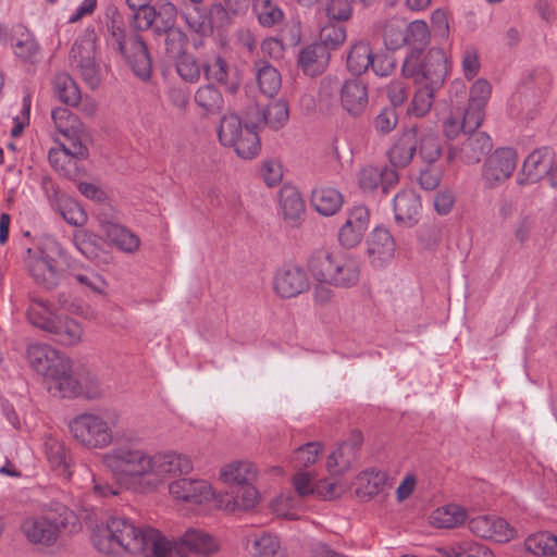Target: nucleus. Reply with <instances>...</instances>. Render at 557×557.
Masks as SVG:
<instances>
[{"mask_svg": "<svg viewBox=\"0 0 557 557\" xmlns=\"http://www.w3.org/2000/svg\"><path fill=\"white\" fill-rule=\"evenodd\" d=\"M443 170L437 164H425V168L420 170L418 182L424 190H434L440 186L442 181Z\"/></svg>", "mask_w": 557, "mask_h": 557, "instance_id": "6e6d98bb", "label": "nucleus"}, {"mask_svg": "<svg viewBox=\"0 0 557 557\" xmlns=\"http://www.w3.org/2000/svg\"><path fill=\"white\" fill-rule=\"evenodd\" d=\"M72 436L88 448H103L112 442L108 422L94 413H82L69 422Z\"/></svg>", "mask_w": 557, "mask_h": 557, "instance_id": "6e6552de", "label": "nucleus"}, {"mask_svg": "<svg viewBox=\"0 0 557 557\" xmlns=\"http://www.w3.org/2000/svg\"><path fill=\"white\" fill-rule=\"evenodd\" d=\"M524 546L535 556L557 557V536L549 532L543 531L529 535Z\"/></svg>", "mask_w": 557, "mask_h": 557, "instance_id": "c9c22d12", "label": "nucleus"}, {"mask_svg": "<svg viewBox=\"0 0 557 557\" xmlns=\"http://www.w3.org/2000/svg\"><path fill=\"white\" fill-rule=\"evenodd\" d=\"M281 47H295L301 40V22L299 17H292L281 28Z\"/></svg>", "mask_w": 557, "mask_h": 557, "instance_id": "13d9d810", "label": "nucleus"}, {"mask_svg": "<svg viewBox=\"0 0 557 557\" xmlns=\"http://www.w3.org/2000/svg\"><path fill=\"white\" fill-rule=\"evenodd\" d=\"M53 90L55 96L67 106L76 107L81 102V90L74 78L67 73L55 75Z\"/></svg>", "mask_w": 557, "mask_h": 557, "instance_id": "e433bc0d", "label": "nucleus"}, {"mask_svg": "<svg viewBox=\"0 0 557 557\" xmlns=\"http://www.w3.org/2000/svg\"><path fill=\"white\" fill-rule=\"evenodd\" d=\"M119 12L112 10V22L109 26L111 44L125 59L133 73L141 81H148L151 75V58L147 45L143 37L135 33L126 30L117 21Z\"/></svg>", "mask_w": 557, "mask_h": 557, "instance_id": "20e7f679", "label": "nucleus"}, {"mask_svg": "<svg viewBox=\"0 0 557 557\" xmlns=\"http://www.w3.org/2000/svg\"><path fill=\"white\" fill-rule=\"evenodd\" d=\"M63 520L52 521L46 517L28 519L23 524V531L27 539L35 544H53L60 531Z\"/></svg>", "mask_w": 557, "mask_h": 557, "instance_id": "4be33fe9", "label": "nucleus"}, {"mask_svg": "<svg viewBox=\"0 0 557 557\" xmlns=\"http://www.w3.org/2000/svg\"><path fill=\"white\" fill-rule=\"evenodd\" d=\"M306 203L299 189L290 184L281 186V220L286 231L298 230L306 220Z\"/></svg>", "mask_w": 557, "mask_h": 557, "instance_id": "2eb2a0df", "label": "nucleus"}, {"mask_svg": "<svg viewBox=\"0 0 557 557\" xmlns=\"http://www.w3.org/2000/svg\"><path fill=\"white\" fill-rule=\"evenodd\" d=\"M202 57L198 60L193 54L182 53L176 63L178 75L188 83H196L200 79L202 71Z\"/></svg>", "mask_w": 557, "mask_h": 557, "instance_id": "a18cd8bd", "label": "nucleus"}, {"mask_svg": "<svg viewBox=\"0 0 557 557\" xmlns=\"http://www.w3.org/2000/svg\"><path fill=\"white\" fill-rule=\"evenodd\" d=\"M133 11L131 26L135 30L153 29V21H156V7H146L131 9Z\"/></svg>", "mask_w": 557, "mask_h": 557, "instance_id": "5fc2aeb1", "label": "nucleus"}, {"mask_svg": "<svg viewBox=\"0 0 557 557\" xmlns=\"http://www.w3.org/2000/svg\"><path fill=\"white\" fill-rule=\"evenodd\" d=\"M485 107L468 102L467 108L461 112L462 122L468 132H474L484 121Z\"/></svg>", "mask_w": 557, "mask_h": 557, "instance_id": "bf43d9fd", "label": "nucleus"}, {"mask_svg": "<svg viewBox=\"0 0 557 557\" xmlns=\"http://www.w3.org/2000/svg\"><path fill=\"white\" fill-rule=\"evenodd\" d=\"M165 35V49L166 52L173 57L181 55L187 45V36L180 27L166 29Z\"/></svg>", "mask_w": 557, "mask_h": 557, "instance_id": "603ef678", "label": "nucleus"}, {"mask_svg": "<svg viewBox=\"0 0 557 557\" xmlns=\"http://www.w3.org/2000/svg\"><path fill=\"white\" fill-rule=\"evenodd\" d=\"M26 357L32 368L50 381L49 385H58L71 368V359L47 344L28 345Z\"/></svg>", "mask_w": 557, "mask_h": 557, "instance_id": "0eeeda50", "label": "nucleus"}, {"mask_svg": "<svg viewBox=\"0 0 557 557\" xmlns=\"http://www.w3.org/2000/svg\"><path fill=\"white\" fill-rule=\"evenodd\" d=\"M372 50L364 41L355 44L347 54V69L352 74L360 76L372 63Z\"/></svg>", "mask_w": 557, "mask_h": 557, "instance_id": "4c0bfd02", "label": "nucleus"}, {"mask_svg": "<svg viewBox=\"0 0 557 557\" xmlns=\"http://www.w3.org/2000/svg\"><path fill=\"white\" fill-rule=\"evenodd\" d=\"M418 149V127L404 129L387 151L388 160L394 168H406L410 164Z\"/></svg>", "mask_w": 557, "mask_h": 557, "instance_id": "412c9836", "label": "nucleus"}, {"mask_svg": "<svg viewBox=\"0 0 557 557\" xmlns=\"http://www.w3.org/2000/svg\"><path fill=\"white\" fill-rule=\"evenodd\" d=\"M368 255L374 265L381 267L394 257L395 242L384 227H375L368 240Z\"/></svg>", "mask_w": 557, "mask_h": 557, "instance_id": "5701e85b", "label": "nucleus"}, {"mask_svg": "<svg viewBox=\"0 0 557 557\" xmlns=\"http://www.w3.org/2000/svg\"><path fill=\"white\" fill-rule=\"evenodd\" d=\"M256 66L258 67L257 82L259 89L262 95L271 100L269 104H260V108H269L270 115L271 109H275L278 106V100L275 99V96L278 94V71L267 60H258Z\"/></svg>", "mask_w": 557, "mask_h": 557, "instance_id": "393cba45", "label": "nucleus"}, {"mask_svg": "<svg viewBox=\"0 0 557 557\" xmlns=\"http://www.w3.org/2000/svg\"><path fill=\"white\" fill-rule=\"evenodd\" d=\"M382 174L380 168L367 165L359 173V186L363 191H372L380 186Z\"/></svg>", "mask_w": 557, "mask_h": 557, "instance_id": "69168bd1", "label": "nucleus"}, {"mask_svg": "<svg viewBox=\"0 0 557 557\" xmlns=\"http://www.w3.org/2000/svg\"><path fill=\"white\" fill-rule=\"evenodd\" d=\"M419 157L425 164H435L442 156L440 137L434 133H418Z\"/></svg>", "mask_w": 557, "mask_h": 557, "instance_id": "a19ab883", "label": "nucleus"}, {"mask_svg": "<svg viewBox=\"0 0 557 557\" xmlns=\"http://www.w3.org/2000/svg\"><path fill=\"white\" fill-rule=\"evenodd\" d=\"M195 103L207 114H218L224 107V98L213 83L200 86L194 96Z\"/></svg>", "mask_w": 557, "mask_h": 557, "instance_id": "7c9ffc66", "label": "nucleus"}, {"mask_svg": "<svg viewBox=\"0 0 557 557\" xmlns=\"http://www.w3.org/2000/svg\"><path fill=\"white\" fill-rule=\"evenodd\" d=\"M442 557H494L493 552L476 541H460L448 547L438 548Z\"/></svg>", "mask_w": 557, "mask_h": 557, "instance_id": "2f4dec72", "label": "nucleus"}, {"mask_svg": "<svg viewBox=\"0 0 557 557\" xmlns=\"http://www.w3.org/2000/svg\"><path fill=\"white\" fill-rule=\"evenodd\" d=\"M50 164L63 175L72 177L75 174L76 163L69 158L63 148L50 149L48 153Z\"/></svg>", "mask_w": 557, "mask_h": 557, "instance_id": "3c124183", "label": "nucleus"}, {"mask_svg": "<svg viewBox=\"0 0 557 557\" xmlns=\"http://www.w3.org/2000/svg\"><path fill=\"white\" fill-rule=\"evenodd\" d=\"M491 84L486 79L480 78L471 86L468 102L485 107L491 96Z\"/></svg>", "mask_w": 557, "mask_h": 557, "instance_id": "338daca9", "label": "nucleus"}, {"mask_svg": "<svg viewBox=\"0 0 557 557\" xmlns=\"http://www.w3.org/2000/svg\"><path fill=\"white\" fill-rule=\"evenodd\" d=\"M326 15L334 21H346L352 13L350 0H323Z\"/></svg>", "mask_w": 557, "mask_h": 557, "instance_id": "864d4df0", "label": "nucleus"}, {"mask_svg": "<svg viewBox=\"0 0 557 557\" xmlns=\"http://www.w3.org/2000/svg\"><path fill=\"white\" fill-rule=\"evenodd\" d=\"M257 474L256 468L248 461H234L221 471L223 481L228 485L227 490L236 484L252 483Z\"/></svg>", "mask_w": 557, "mask_h": 557, "instance_id": "473e14b6", "label": "nucleus"}, {"mask_svg": "<svg viewBox=\"0 0 557 557\" xmlns=\"http://www.w3.org/2000/svg\"><path fill=\"white\" fill-rule=\"evenodd\" d=\"M460 147L451 146L448 150V161L460 159L466 164H475L493 148V141L485 132H469Z\"/></svg>", "mask_w": 557, "mask_h": 557, "instance_id": "dca6fc26", "label": "nucleus"}, {"mask_svg": "<svg viewBox=\"0 0 557 557\" xmlns=\"http://www.w3.org/2000/svg\"><path fill=\"white\" fill-rule=\"evenodd\" d=\"M72 71L81 76L84 83L91 89H96L100 83V69L96 62V36L94 30L86 32L75 40L70 55Z\"/></svg>", "mask_w": 557, "mask_h": 557, "instance_id": "423d86ee", "label": "nucleus"}, {"mask_svg": "<svg viewBox=\"0 0 557 557\" xmlns=\"http://www.w3.org/2000/svg\"><path fill=\"white\" fill-rule=\"evenodd\" d=\"M321 445L318 442L307 443L295 450L296 467H309L318 459Z\"/></svg>", "mask_w": 557, "mask_h": 557, "instance_id": "052dcab7", "label": "nucleus"}, {"mask_svg": "<svg viewBox=\"0 0 557 557\" xmlns=\"http://www.w3.org/2000/svg\"><path fill=\"white\" fill-rule=\"evenodd\" d=\"M202 72L208 83L215 82L227 92L234 94L239 88L236 71L218 52L212 51L202 57Z\"/></svg>", "mask_w": 557, "mask_h": 557, "instance_id": "ddd939ff", "label": "nucleus"}, {"mask_svg": "<svg viewBox=\"0 0 557 557\" xmlns=\"http://www.w3.org/2000/svg\"><path fill=\"white\" fill-rule=\"evenodd\" d=\"M518 156L515 149L497 148L484 161L481 172L482 182L487 188L504 184L515 172Z\"/></svg>", "mask_w": 557, "mask_h": 557, "instance_id": "1a4fd4ad", "label": "nucleus"}, {"mask_svg": "<svg viewBox=\"0 0 557 557\" xmlns=\"http://www.w3.org/2000/svg\"><path fill=\"white\" fill-rule=\"evenodd\" d=\"M375 75L387 77L393 74L396 69V60L389 53L372 54V63L370 64Z\"/></svg>", "mask_w": 557, "mask_h": 557, "instance_id": "680f3d73", "label": "nucleus"}, {"mask_svg": "<svg viewBox=\"0 0 557 557\" xmlns=\"http://www.w3.org/2000/svg\"><path fill=\"white\" fill-rule=\"evenodd\" d=\"M178 10L170 1L159 3L156 8V21H153V33L162 36L166 29L175 27Z\"/></svg>", "mask_w": 557, "mask_h": 557, "instance_id": "37998d69", "label": "nucleus"}, {"mask_svg": "<svg viewBox=\"0 0 557 557\" xmlns=\"http://www.w3.org/2000/svg\"><path fill=\"white\" fill-rule=\"evenodd\" d=\"M169 493L176 499L201 504L209 500L213 493L210 484L203 480L178 478L169 483Z\"/></svg>", "mask_w": 557, "mask_h": 557, "instance_id": "aec40b11", "label": "nucleus"}, {"mask_svg": "<svg viewBox=\"0 0 557 557\" xmlns=\"http://www.w3.org/2000/svg\"><path fill=\"white\" fill-rule=\"evenodd\" d=\"M258 492L251 484H236L225 491V499L223 500L225 508L235 510H249L252 509L258 500Z\"/></svg>", "mask_w": 557, "mask_h": 557, "instance_id": "cd10ccee", "label": "nucleus"}, {"mask_svg": "<svg viewBox=\"0 0 557 557\" xmlns=\"http://www.w3.org/2000/svg\"><path fill=\"white\" fill-rule=\"evenodd\" d=\"M60 253V247L55 242H47L35 249L28 248L25 264L33 278H46L58 274V261L48 252Z\"/></svg>", "mask_w": 557, "mask_h": 557, "instance_id": "4468645a", "label": "nucleus"}, {"mask_svg": "<svg viewBox=\"0 0 557 557\" xmlns=\"http://www.w3.org/2000/svg\"><path fill=\"white\" fill-rule=\"evenodd\" d=\"M108 237L119 249L126 252H133L139 247L138 236L120 224L109 226Z\"/></svg>", "mask_w": 557, "mask_h": 557, "instance_id": "c03bdc74", "label": "nucleus"}, {"mask_svg": "<svg viewBox=\"0 0 557 557\" xmlns=\"http://www.w3.org/2000/svg\"><path fill=\"white\" fill-rule=\"evenodd\" d=\"M253 11L264 27H271L278 21V7L272 0H253Z\"/></svg>", "mask_w": 557, "mask_h": 557, "instance_id": "09e8293b", "label": "nucleus"}, {"mask_svg": "<svg viewBox=\"0 0 557 557\" xmlns=\"http://www.w3.org/2000/svg\"><path fill=\"white\" fill-rule=\"evenodd\" d=\"M308 269L313 278H332L344 275L351 278L358 275V269L354 262L336 261L331 252L324 249L315 250L308 260Z\"/></svg>", "mask_w": 557, "mask_h": 557, "instance_id": "f8f14e48", "label": "nucleus"}, {"mask_svg": "<svg viewBox=\"0 0 557 557\" xmlns=\"http://www.w3.org/2000/svg\"><path fill=\"white\" fill-rule=\"evenodd\" d=\"M436 90L428 86H421L413 96L408 113L418 117L424 116L433 104Z\"/></svg>", "mask_w": 557, "mask_h": 557, "instance_id": "49530a36", "label": "nucleus"}, {"mask_svg": "<svg viewBox=\"0 0 557 557\" xmlns=\"http://www.w3.org/2000/svg\"><path fill=\"white\" fill-rule=\"evenodd\" d=\"M405 44L412 47V52L420 55L421 51L430 44L431 34L426 22L416 20L408 24L405 32Z\"/></svg>", "mask_w": 557, "mask_h": 557, "instance_id": "ea45409f", "label": "nucleus"}, {"mask_svg": "<svg viewBox=\"0 0 557 557\" xmlns=\"http://www.w3.org/2000/svg\"><path fill=\"white\" fill-rule=\"evenodd\" d=\"M339 100L349 115H361L369 103L367 84L360 78L346 79L339 88Z\"/></svg>", "mask_w": 557, "mask_h": 557, "instance_id": "6ab92c4d", "label": "nucleus"}, {"mask_svg": "<svg viewBox=\"0 0 557 557\" xmlns=\"http://www.w3.org/2000/svg\"><path fill=\"white\" fill-rule=\"evenodd\" d=\"M296 496L281 493V519L297 520L300 518L302 498L314 494L315 485L308 472H298L293 476Z\"/></svg>", "mask_w": 557, "mask_h": 557, "instance_id": "a211bd4d", "label": "nucleus"}, {"mask_svg": "<svg viewBox=\"0 0 557 557\" xmlns=\"http://www.w3.org/2000/svg\"><path fill=\"white\" fill-rule=\"evenodd\" d=\"M491 530L487 532L488 540L497 543H506L512 540L517 532L505 519L496 516L490 517Z\"/></svg>", "mask_w": 557, "mask_h": 557, "instance_id": "de8ad7c7", "label": "nucleus"}, {"mask_svg": "<svg viewBox=\"0 0 557 557\" xmlns=\"http://www.w3.org/2000/svg\"><path fill=\"white\" fill-rule=\"evenodd\" d=\"M364 233V231L345 222L338 231L339 244L347 249L354 248L361 243Z\"/></svg>", "mask_w": 557, "mask_h": 557, "instance_id": "0e129e2a", "label": "nucleus"}, {"mask_svg": "<svg viewBox=\"0 0 557 557\" xmlns=\"http://www.w3.org/2000/svg\"><path fill=\"white\" fill-rule=\"evenodd\" d=\"M49 334L52 339L64 346H74L82 341L83 329L81 324L67 315L58 314Z\"/></svg>", "mask_w": 557, "mask_h": 557, "instance_id": "bb28decb", "label": "nucleus"}, {"mask_svg": "<svg viewBox=\"0 0 557 557\" xmlns=\"http://www.w3.org/2000/svg\"><path fill=\"white\" fill-rule=\"evenodd\" d=\"M393 208L396 222L412 226L418 222L421 201L414 191L401 190L394 197Z\"/></svg>", "mask_w": 557, "mask_h": 557, "instance_id": "a878e982", "label": "nucleus"}, {"mask_svg": "<svg viewBox=\"0 0 557 557\" xmlns=\"http://www.w3.org/2000/svg\"><path fill=\"white\" fill-rule=\"evenodd\" d=\"M363 442L360 431H352L349 437L334 449L326 460L327 471L332 475H341L350 469L357 460L358 450Z\"/></svg>", "mask_w": 557, "mask_h": 557, "instance_id": "f3484780", "label": "nucleus"}, {"mask_svg": "<svg viewBox=\"0 0 557 557\" xmlns=\"http://www.w3.org/2000/svg\"><path fill=\"white\" fill-rule=\"evenodd\" d=\"M468 518L467 510L461 506L449 504L433 513V522L438 528L451 529L462 524Z\"/></svg>", "mask_w": 557, "mask_h": 557, "instance_id": "58836bf2", "label": "nucleus"}, {"mask_svg": "<svg viewBox=\"0 0 557 557\" xmlns=\"http://www.w3.org/2000/svg\"><path fill=\"white\" fill-rule=\"evenodd\" d=\"M420 55L411 52L401 65V74L406 78H412L416 84L434 89L442 87L447 74V59L440 48H432L422 61Z\"/></svg>", "mask_w": 557, "mask_h": 557, "instance_id": "39448f33", "label": "nucleus"}, {"mask_svg": "<svg viewBox=\"0 0 557 557\" xmlns=\"http://www.w3.org/2000/svg\"><path fill=\"white\" fill-rule=\"evenodd\" d=\"M180 543L190 552L209 556L218 552L219 545L213 536L201 529L189 528L180 537Z\"/></svg>", "mask_w": 557, "mask_h": 557, "instance_id": "c85d7f7f", "label": "nucleus"}, {"mask_svg": "<svg viewBox=\"0 0 557 557\" xmlns=\"http://www.w3.org/2000/svg\"><path fill=\"white\" fill-rule=\"evenodd\" d=\"M91 541L100 553L108 555L115 552V546L146 557H169L172 552L171 543L157 529L136 525L120 516L109 517L104 527L94 531Z\"/></svg>", "mask_w": 557, "mask_h": 557, "instance_id": "f03ea898", "label": "nucleus"}, {"mask_svg": "<svg viewBox=\"0 0 557 557\" xmlns=\"http://www.w3.org/2000/svg\"><path fill=\"white\" fill-rule=\"evenodd\" d=\"M181 17L185 21L187 27L200 35L207 37L211 35V26L208 22V12L203 11L199 4H185L180 11Z\"/></svg>", "mask_w": 557, "mask_h": 557, "instance_id": "72a5a7b5", "label": "nucleus"}, {"mask_svg": "<svg viewBox=\"0 0 557 557\" xmlns=\"http://www.w3.org/2000/svg\"><path fill=\"white\" fill-rule=\"evenodd\" d=\"M345 38L346 32L345 28L341 25L329 24L325 25L320 32V45L325 46L327 50L330 48H336L341 46L345 41Z\"/></svg>", "mask_w": 557, "mask_h": 557, "instance_id": "4d7b16f0", "label": "nucleus"}, {"mask_svg": "<svg viewBox=\"0 0 557 557\" xmlns=\"http://www.w3.org/2000/svg\"><path fill=\"white\" fill-rule=\"evenodd\" d=\"M230 11L226 5L213 3L208 11V22L211 26V34L214 28H221L230 23Z\"/></svg>", "mask_w": 557, "mask_h": 557, "instance_id": "774afa93", "label": "nucleus"}, {"mask_svg": "<svg viewBox=\"0 0 557 557\" xmlns=\"http://www.w3.org/2000/svg\"><path fill=\"white\" fill-rule=\"evenodd\" d=\"M330 51L323 45H310L301 49L298 54V65L307 76L321 75L330 62Z\"/></svg>", "mask_w": 557, "mask_h": 557, "instance_id": "b1692460", "label": "nucleus"}, {"mask_svg": "<svg viewBox=\"0 0 557 557\" xmlns=\"http://www.w3.org/2000/svg\"><path fill=\"white\" fill-rule=\"evenodd\" d=\"M398 124V114L394 108H384L374 119V128L381 134H388Z\"/></svg>", "mask_w": 557, "mask_h": 557, "instance_id": "e2e57ef3", "label": "nucleus"}, {"mask_svg": "<svg viewBox=\"0 0 557 557\" xmlns=\"http://www.w3.org/2000/svg\"><path fill=\"white\" fill-rule=\"evenodd\" d=\"M57 313L51 312L42 300L35 301L26 310L28 322L47 333L50 332L51 326L57 318Z\"/></svg>", "mask_w": 557, "mask_h": 557, "instance_id": "79ce46f5", "label": "nucleus"}, {"mask_svg": "<svg viewBox=\"0 0 557 557\" xmlns=\"http://www.w3.org/2000/svg\"><path fill=\"white\" fill-rule=\"evenodd\" d=\"M104 466L115 475L140 478L148 491L156 490L165 480L188 474L191 460L175 451L150 456L129 445L114 447L103 457Z\"/></svg>", "mask_w": 557, "mask_h": 557, "instance_id": "f257e3e1", "label": "nucleus"}, {"mask_svg": "<svg viewBox=\"0 0 557 557\" xmlns=\"http://www.w3.org/2000/svg\"><path fill=\"white\" fill-rule=\"evenodd\" d=\"M62 376L58 385H49V389H57L64 398L85 396L88 399H95L101 395V386L96 374L86 370H72V367Z\"/></svg>", "mask_w": 557, "mask_h": 557, "instance_id": "9d476101", "label": "nucleus"}, {"mask_svg": "<svg viewBox=\"0 0 557 557\" xmlns=\"http://www.w3.org/2000/svg\"><path fill=\"white\" fill-rule=\"evenodd\" d=\"M311 203L318 213L334 215L343 205V196L335 188L320 187L312 191Z\"/></svg>", "mask_w": 557, "mask_h": 557, "instance_id": "c756f323", "label": "nucleus"}, {"mask_svg": "<svg viewBox=\"0 0 557 557\" xmlns=\"http://www.w3.org/2000/svg\"><path fill=\"white\" fill-rule=\"evenodd\" d=\"M383 40L387 50H396L405 44V32L398 21L391 20L385 22L383 26Z\"/></svg>", "mask_w": 557, "mask_h": 557, "instance_id": "8fccbe9b", "label": "nucleus"}, {"mask_svg": "<svg viewBox=\"0 0 557 557\" xmlns=\"http://www.w3.org/2000/svg\"><path fill=\"white\" fill-rule=\"evenodd\" d=\"M51 117L59 133L65 137H77L86 133L85 126L78 116L66 108L53 109Z\"/></svg>", "mask_w": 557, "mask_h": 557, "instance_id": "f704fd0d", "label": "nucleus"}, {"mask_svg": "<svg viewBox=\"0 0 557 557\" xmlns=\"http://www.w3.org/2000/svg\"><path fill=\"white\" fill-rule=\"evenodd\" d=\"M267 124L275 127L269 120V108L261 109L256 103L246 110L244 123L236 113L224 114L218 128V137L223 146L234 148L238 157L252 159L260 151L258 128Z\"/></svg>", "mask_w": 557, "mask_h": 557, "instance_id": "7ed1b4c3", "label": "nucleus"}, {"mask_svg": "<svg viewBox=\"0 0 557 557\" xmlns=\"http://www.w3.org/2000/svg\"><path fill=\"white\" fill-rule=\"evenodd\" d=\"M557 157L548 147H542L533 150L523 161L521 171L517 175L518 185H529L546 178L549 184V176L555 165Z\"/></svg>", "mask_w": 557, "mask_h": 557, "instance_id": "9b49d317", "label": "nucleus"}]
</instances>
